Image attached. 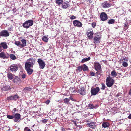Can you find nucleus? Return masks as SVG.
<instances>
[{"instance_id": "b1692460", "label": "nucleus", "mask_w": 131, "mask_h": 131, "mask_svg": "<svg viewBox=\"0 0 131 131\" xmlns=\"http://www.w3.org/2000/svg\"><path fill=\"white\" fill-rule=\"evenodd\" d=\"M25 70L27 71L28 74L29 75L31 74L32 73L33 71V69L31 68L26 69Z\"/></svg>"}, {"instance_id": "2f4dec72", "label": "nucleus", "mask_w": 131, "mask_h": 131, "mask_svg": "<svg viewBox=\"0 0 131 131\" xmlns=\"http://www.w3.org/2000/svg\"><path fill=\"white\" fill-rule=\"evenodd\" d=\"M9 56L10 58L13 60H15L16 59V57L14 54H10Z\"/></svg>"}, {"instance_id": "ea45409f", "label": "nucleus", "mask_w": 131, "mask_h": 131, "mask_svg": "<svg viewBox=\"0 0 131 131\" xmlns=\"http://www.w3.org/2000/svg\"><path fill=\"white\" fill-rule=\"evenodd\" d=\"M82 69V66H79L78 67L77 70L79 72L81 71Z\"/></svg>"}, {"instance_id": "1a4fd4ad", "label": "nucleus", "mask_w": 131, "mask_h": 131, "mask_svg": "<svg viewBox=\"0 0 131 131\" xmlns=\"http://www.w3.org/2000/svg\"><path fill=\"white\" fill-rule=\"evenodd\" d=\"M9 32L6 30H3L0 32V36L2 37H7L9 36Z\"/></svg>"}, {"instance_id": "bb28decb", "label": "nucleus", "mask_w": 131, "mask_h": 131, "mask_svg": "<svg viewBox=\"0 0 131 131\" xmlns=\"http://www.w3.org/2000/svg\"><path fill=\"white\" fill-rule=\"evenodd\" d=\"M91 58L90 57H89L86 58H84L82 60L81 62L82 63H84L85 62H86L89 60Z\"/></svg>"}, {"instance_id": "a211bd4d", "label": "nucleus", "mask_w": 131, "mask_h": 131, "mask_svg": "<svg viewBox=\"0 0 131 131\" xmlns=\"http://www.w3.org/2000/svg\"><path fill=\"white\" fill-rule=\"evenodd\" d=\"M70 5L68 2H64L62 4V8L64 9H66Z\"/></svg>"}, {"instance_id": "c03bdc74", "label": "nucleus", "mask_w": 131, "mask_h": 131, "mask_svg": "<svg viewBox=\"0 0 131 131\" xmlns=\"http://www.w3.org/2000/svg\"><path fill=\"white\" fill-rule=\"evenodd\" d=\"M70 19L72 20L76 19L77 18L76 17L74 16L73 15L71 16H69Z\"/></svg>"}, {"instance_id": "6ab92c4d", "label": "nucleus", "mask_w": 131, "mask_h": 131, "mask_svg": "<svg viewBox=\"0 0 131 131\" xmlns=\"http://www.w3.org/2000/svg\"><path fill=\"white\" fill-rule=\"evenodd\" d=\"M88 126L89 127H90L92 129H94L95 127V124L94 122H91L89 124H87Z\"/></svg>"}, {"instance_id": "473e14b6", "label": "nucleus", "mask_w": 131, "mask_h": 131, "mask_svg": "<svg viewBox=\"0 0 131 131\" xmlns=\"http://www.w3.org/2000/svg\"><path fill=\"white\" fill-rule=\"evenodd\" d=\"M115 22V20L114 19H111L109 20L108 22V23L109 24H114Z\"/></svg>"}, {"instance_id": "c85d7f7f", "label": "nucleus", "mask_w": 131, "mask_h": 131, "mask_svg": "<svg viewBox=\"0 0 131 131\" xmlns=\"http://www.w3.org/2000/svg\"><path fill=\"white\" fill-rule=\"evenodd\" d=\"M7 77L9 79H12L14 78V75L11 73H9L7 75Z\"/></svg>"}, {"instance_id": "58836bf2", "label": "nucleus", "mask_w": 131, "mask_h": 131, "mask_svg": "<svg viewBox=\"0 0 131 131\" xmlns=\"http://www.w3.org/2000/svg\"><path fill=\"white\" fill-rule=\"evenodd\" d=\"M124 60H125L126 61H128V58H127L126 57H125V58H123L122 59H120V63H122L121 62L124 61H123Z\"/></svg>"}, {"instance_id": "864d4df0", "label": "nucleus", "mask_w": 131, "mask_h": 131, "mask_svg": "<svg viewBox=\"0 0 131 131\" xmlns=\"http://www.w3.org/2000/svg\"><path fill=\"white\" fill-rule=\"evenodd\" d=\"M47 121L46 119H44L42 120V122L43 123L46 122Z\"/></svg>"}, {"instance_id": "f704fd0d", "label": "nucleus", "mask_w": 131, "mask_h": 131, "mask_svg": "<svg viewBox=\"0 0 131 131\" xmlns=\"http://www.w3.org/2000/svg\"><path fill=\"white\" fill-rule=\"evenodd\" d=\"M14 43L17 45V46H19L20 45L21 46V42L19 41H15V42Z\"/></svg>"}, {"instance_id": "2eb2a0df", "label": "nucleus", "mask_w": 131, "mask_h": 131, "mask_svg": "<svg viewBox=\"0 0 131 131\" xmlns=\"http://www.w3.org/2000/svg\"><path fill=\"white\" fill-rule=\"evenodd\" d=\"M94 68L95 70L97 71H99L101 69V66L100 64L98 62H94Z\"/></svg>"}, {"instance_id": "49530a36", "label": "nucleus", "mask_w": 131, "mask_h": 131, "mask_svg": "<svg viewBox=\"0 0 131 131\" xmlns=\"http://www.w3.org/2000/svg\"><path fill=\"white\" fill-rule=\"evenodd\" d=\"M90 75L92 77L95 75V73L93 72H91L90 73Z\"/></svg>"}, {"instance_id": "393cba45", "label": "nucleus", "mask_w": 131, "mask_h": 131, "mask_svg": "<svg viewBox=\"0 0 131 131\" xmlns=\"http://www.w3.org/2000/svg\"><path fill=\"white\" fill-rule=\"evenodd\" d=\"M109 126V123L107 122H104L102 124V127L104 128L107 127Z\"/></svg>"}, {"instance_id": "412c9836", "label": "nucleus", "mask_w": 131, "mask_h": 131, "mask_svg": "<svg viewBox=\"0 0 131 131\" xmlns=\"http://www.w3.org/2000/svg\"><path fill=\"white\" fill-rule=\"evenodd\" d=\"M111 4L109 3L105 2L102 4V7L104 8H108L110 7Z\"/></svg>"}, {"instance_id": "dca6fc26", "label": "nucleus", "mask_w": 131, "mask_h": 131, "mask_svg": "<svg viewBox=\"0 0 131 131\" xmlns=\"http://www.w3.org/2000/svg\"><path fill=\"white\" fill-rule=\"evenodd\" d=\"M78 92L80 94L82 95H84L86 93L85 89L83 87L80 88L78 90Z\"/></svg>"}, {"instance_id": "72a5a7b5", "label": "nucleus", "mask_w": 131, "mask_h": 131, "mask_svg": "<svg viewBox=\"0 0 131 131\" xmlns=\"http://www.w3.org/2000/svg\"><path fill=\"white\" fill-rule=\"evenodd\" d=\"M122 63V62L123 66L125 67H126L128 65V64L126 62L122 61L121 62Z\"/></svg>"}, {"instance_id": "f257e3e1", "label": "nucleus", "mask_w": 131, "mask_h": 131, "mask_svg": "<svg viewBox=\"0 0 131 131\" xmlns=\"http://www.w3.org/2000/svg\"><path fill=\"white\" fill-rule=\"evenodd\" d=\"M114 82V81L112 78L108 76L106 80V84L107 86L109 87H111L113 85Z\"/></svg>"}, {"instance_id": "0eeeda50", "label": "nucleus", "mask_w": 131, "mask_h": 131, "mask_svg": "<svg viewBox=\"0 0 131 131\" xmlns=\"http://www.w3.org/2000/svg\"><path fill=\"white\" fill-rule=\"evenodd\" d=\"M19 66V65L18 64H15L11 65L10 67V70L12 72H16Z\"/></svg>"}, {"instance_id": "20e7f679", "label": "nucleus", "mask_w": 131, "mask_h": 131, "mask_svg": "<svg viewBox=\"0 0 131 131\" xmlns=\"http://www.w3.org/2000/svg\"><path fill=\"white\" fill-rule=\"evenodd\" d=\"M95 37L94 38V42L97 43L100 42V40L101 38V35L100 32H97L94 34Z\"/></svg>"}, {"instance_id": "5701e85b", "label": "nucleus", "mask_w": 131, "mask_h": 131, "mask_svg": "<svg viewBox=\"0 0 131 131\" xmlns=\"http://www.w3.org/2000/svg\"><path fill=\"white\" fill-rule=\"evenodd\" d=\"M10 87L8 85L5 86L3 87L2 89V90L3 91H7L10 90Z\"/></svg>"}, {"instance_id": "aec40b11", "label": "nucleus", "mask_w": 131, "mask_h": 131, "mask_svg": "<svg viewBox=\"0 0 131 131\" xmlns=\"http://www.w3.org/2000/svg\"><path fill=\"white\" fill-rule=\"evenodd\" d=\"M21 40L22 44H21L20 47L23 48L26 46V40L24 39H23Z\"/></svg>"}, {"instance_id": "4468645a", "label": "nucleus", "mask_w": 131, "mask_h": 131, "mask_svg": "<svg viewBox=\"0 0 131 131\" xmlns=\"http://www.w3.org/2000/svg\"><path fill=\"white\" fill-rule=\"evenodd\" d=\"M18 97L19 96H18L16 94L13 96L8 97L7 98V100L8 101H11L13 100H16Z\"/></svg>"}, {"instance_id": "de8ad7c7", "label": "nucleus", "mask_w": 131, "mask_h": 131, "mask_svg": "<svg viewBox=\"0 0 131 131\" xmlns=\"http://www.w3.org/2000/svg\"><path fill=\"white\" fill-rule=\"evenodd\" d=\"M96 26V24L95 23H93L92 24V26L93 28H94Z\"/></svg>"}, {"instance_id": "6e6d98bb", "label": "nucleus", "mask_w": 131, "mask_h": 131, "mask_svg": "<svg viewBox=\"0 0 131 131\" xmlns=\"http://www.w3.org/2000/svg\"><path fill=\"white\" fill-rule=\"evenodd\" d=\"M22 72V71H21L20 72V73L21 72Z\"/></svg>"}, {"instance_id": "39448f33", "label": "nucleus", "mask_w": 131, "mask_h": 131, "mask_svg": "<svg viewBox=\"0 0 131 131\" xmlns=\"http://www.w3.org/2000/svg\"><path fill=\"white\" fill-rule=\"evenodd\" d=\"M100 91V89L98 87L92 88L91 91V95H96L98 94Z\"/></svg>"}, {"instance_id": "4d7b16f0", "label": "nucleus", "mask_w": 131, "mask_h": 131, "mask_svg": "<svg viewBox=\"0 0 131 131\" xmlns=\"http://www.w3.org/2000/svg\"><path fill=\"white\" fill-rule=\"evenodd\" d=\"M56 130V131H57V130H56H56Z\"/></svg>"}, {"instance_id": "a19ab883", "label": "nucleus", "mask_w": 131, "mask_h": 131, "mask_svg": "<svg viewBox=\"0 0 131 131\" xmlns=\"http://www.w3.org/2000/svg\"><path fill=\"white\" fill-rule=\"evenodd\" d=\"M106 88V86L104 83L102 84V88L101 89L103 90H105Z\"/></svg>"}, {"instance_id": "3c124183", "label": "nucleus", "mask_w": 131, "mask_h": 131, "mask_svg": "<svg viewBox=\"0 0 131 131\" xmlns=\"http://www.w3.org/2000/svg\"><path fill=\"white\" fill-rule=\"evenodd\" d=\"M13 28L12 27H9L8 28V30L10 31L12 30Z\"/></svg>"}, {"instance_id": "9b49d317", "label": "nucleus", "mask_w": 131, "mask_h": 131, "mask_svg": "<svg viewBox=\"0 0 131 131\" xmlns=\"http://www.w3.org/2000/svg\"><path fill=\"white\" fill-rule=\"evenodd\" d=\"M100 17L101 20L103 21L106 20L108 18L106 14L104 12H102L101 13Z\"/></svg>"}, {"instance_id": "a878e982", "label": "nucleus", "mask_w": 131, "mask_h": 131, "mask_svg": "<svg viewBox=\"0 0 131 131\" xmlns=\"http://www.w3.org/2000/svg\"><path fill=\"white\" fill-rule=\"evenodd\" d=\"M55 1L56 4L58 5L62 4L63 2V0H55Z\"/></svg>"}, {"instance_id": "7c9ffc66", "label": "nucleus", "mask_w": 131, "mask_h": 131, "mask_svg": "<svg viewBox=\"0 0 131 131\" xmlns=\"http://www.w3.org/2000/svg\"><path fill=\"white\" fill-rule=\"evenodd\" d=\"M42 40L44 41L47 42L48 41V37L46 36H43L42 38Z\"/></svg>"}, {"instance_id": "f8f14e48", "label": "nucleus", "mask_w": 131, "mask_h": 131, "mask_svg": "<svg viewBox=\"0 0 131 131\" xmlns=\"http://www.w3.org/2000/svg\"><path fill=\"white\" fill-rule=\"evenodd\" d=\"M9 56V54L7 53H5L4 52L0 53V57L4 59L7 58Z\"/></svg>"}, {"instance_id": "a18cd8bd", "label": "nucleus", "mask_w": 131, "mask_h": 131, "mask_svg": "<svg viewBox=\"0 0 131 131\" xmlns=\"http://www.w3.org/2000/svg\"><path fill=\"white\" fill-rule=\"evenodd\" d=\"M24 130L25 131H31L29 128L27 127L24 128Z\"/></svg>"}, {"instance_id": "423d86ee", "label": "nucleus", "mask_w": 131, "mask_h": 131, "mask_svg": "<svg viewBox=\"0 0 131 131\" xmlns=\"http://www.w3.org/2000/svg\"><path fill=\"white\" fill-rule=\"evenodd\" d=\"M37 62L38 63L40 68L42 69L44 68L46 64L44 61L39 58L38 59Z\"/></svg>"}, {"instance_id": "603ef678", "label": "nucleus", "mask_w": 131, "mask_h": 131, "mask_svg": "<svg viewBox=\"0 0 131 131\" xmlns=\"http://www.w3.org/2000/svg\"><path fill=\"white\" fill-rule=\"evenodd\" d=\"M61 131H65L64 128L62 127L61 128Z\"/></svg>"}, {"instance_id": "c9c22d12", "label": "nucleus", "mask_w": 131, "mask_h": 131, "mask_svg": "<svg viewBox=\"0 0 131 131\" xmlns=\"http://www.w3.org/2000/svg\"><path fill=\"white\" fill-rule=\"evenodd\" d=\"M88 106L90 109H93L95 108L94 106L92 104H89Z\"/></svg>"}, {"instance_id": "9d476101", "label": "nucleus", "mask_w": 131, "mask_h": 131, "mask_svg": "<svg viewBox=\"0 0 131 131\" xmlns=\"http://www.w3.org/2000/svg\"><path fill=\"white\" fill-rule=\"evenodd\" d=\"M13 82L17 85H19L21 82V79L16 76L13 80Z\"/></svg>"}, {"instance_id": "ddd939ff", "label": "nucleus", "mask_w": 131, "mask_h": 131, "mask_svg": "<svg viewBox=\"0 0 131 131\" xmlns=\"http://www.w3.org/2000/svg\"><path fill=\"white\" fill-rule=\"evenodd\" d=\"M73 24L74 26L78 27H81L82 25V23L77 20H74L73 22Z\"/></svg>"}, {"instance_id": "4c0bfd02", "label": "nucleus", "mask_w": 131, "mask_h": 131, "mask_svg": "<svg viewBox=\"0 0 131 131\" xmlns=\"http://www.w3.org/2000/svg\"><path fill=\"white\" fill-rule=\"evenodd\" d=\"M63 101L65 103L67 104L68 103L70 99H69L66 98L63 100Z\"/></svg>"}, {"instance_id": "8fccbe9b", "label": "nucleus", "mask_w": 131, "mask_h": 131, "mask_svg": "<svg viewBox=\"0 0 131 131\" xmlns=\"http://www.w3.org/2000/svg\"><path fill=\"white\" fill-rule=\"evenodd\" d=\"M50 100H48L46 101L45 103L46 104H48L50 103Z\"/></svg>"}, {"instance_id": "e433bc0d", "label": "nucleus", "mask_w": 131, "mask_h": 131, "mask_svg": "<svg viewBox=\"0 0 131 131\" xmlns=\"http://www.w3.org/2000/svg\"><path fill=\"white\" fill-rule=\"evenodd\" d=\"M7 117L10 119H14V114L13 115H7Z\"/></svg>"}, {"instance_id": "cd10ccee", "label": "nucleus", "mask_w": 131, "mask_h": 131, "mask_svg": "<svg viewBox=\"0 0 131 131\" xmlns=\"http://www.w3.org/2000/svg\"><path fill=\"white\" fill-rule=\"evenodd\" d=\"M111 74L112 77H114L116 76L117 73L114 70H113L111 72Z\"/></svg>"}, {"instance_id": "7ed1b4c3", "label": "nucleus", "mask_w": 131, "mask_h": 131, "mask_svg": "<svg viewBox=\"0 0 131 131\" xmlns=\"http://www.w3.org/2000/svg\"><path fill=\"white\" fill-rule=\"evenodd\" d=\"M34 23V21L32 20H28L25 22L23 24V26L25 28L27 29L30 26H32Z\"/></svg>"}, {"instance_id": "79ce46f5", "label": "nucleus", "mask_w": 131, "mask_h": 131, "mask_svg": "<svg viewBox=\"0 0 131 131\" xmlns=\"http://www.w3.org/2000/svg\"><path fill=\"white\" fill-rule=\"evenodd\" d=\"M24 90L28 91H30L31 90V88L29 87H27L24 88Z\"/></svg>"}, {"instance_id": "5fc2aeb1", "label": "nucleus", "mask_w": 131, "mask_h": 131, "mask_svg": "<svg viewBox=\"0 0 131 131\" xmlns=\"http://www.w3.org/2000/svg\"><path fill=\"white\" fill-rule=\"evenodd\" d=\"M129 94L131 96V89L129 91Z\"/></svg>"}, {"instance_id": "37998d69", "label": "nucleus", "mask_w": 131, "mask_h": 131, "mask_svg": "<svg viewBox=\"0 0 131 131\" xmlns=\"http://www.w3.org/2000/svg\"><path fill=\"white\" fill-rule=\"evenodd\" d=\"M18 111V110H17L16 108H14L13 111V114H15V113H16Z\"/></svg>"}, {"instance_id": "09e8293b", "label": "nucleus", "mask_w": 131, "mask_h": 131, "mask_svg": "<svg viewBox=\"0 0 131 131\" xmlns=\"http://www.w3.org/2000/svg\"><path fill=\"white\" fill-rule=\"evenodd\" d=\"M26 76L25 74L24 73H23L21 75L22 78L23 79L25 78L26 77Z\"/></svg>"}, {"instance_id": "f3484780", "label": "nucleus", "mask_w": 131, "mask_h": 131, "mask_svg": "<svg viewBox=\"0 0 131 131\" xmlns=\"http://www.w3.org/2000/svg\"><path fill=\"white\" fill-rule=\"evenodd\" d=\"M93 31L88 32L87 33V36L88 38L90 39H92L93 38Z\"/></svg>"}, {"instance_id": "6e6552de", "label": "nucleus", "mask_w": 131, "mask_h": 131, "mask_svg": "<svg viewBox=\"0 0 131 131\" xmlns=\"http://www.w3.org/2000/svg\"><path fill=\"white\" fill-rule=\"evenodd\" d=\"M14 119L13 120L15 122H18L20 120V115L19 113H16L14 114Z\"/></svg>"}, {"instance_id": "f03ea898", "label": "nucleus", "mask_w": 131, "mask_h": 131, "mask_svg": "<svg viewBox=\"0 0 131 131\" xmlns=\"http://www.w3.org/2000/svg\"><path fill=\"white\" fill-rule=\"evenodd\" d=\"M34 65V61L31 59H29L26 62L25 64V69H30L31 67H33Z\"/></svg>"}, {"instance_id": "c756f323", "label": "nucleus", "mask_w": 131, "mask_h": 131, "mask_svg": "<svg viewBox=\"0 0 131 131\" xmlns=\"http://www.w3.org/2000/svg\"><path fill=\"white\" fill-rule=\"evenodd\" d=\"M82 67L84 71H87L88 70V67L85 64H83V65Z\"/></svg>"}, {"instance_id": "4be33fe9", "label": "nucleus", "mask_w": 131, "mask_h": 131, "mask_svg": "<svg viewBox=\"0 0 131 131\" xmlns=\"http://www.w3.org/2000/svg\"><path fill=\"white\" fill-rule=\"evenodd\" d=\"M0 45L4 49H6L7 48V46L6 42H2Z\"/></svg>"}]
</instances>
